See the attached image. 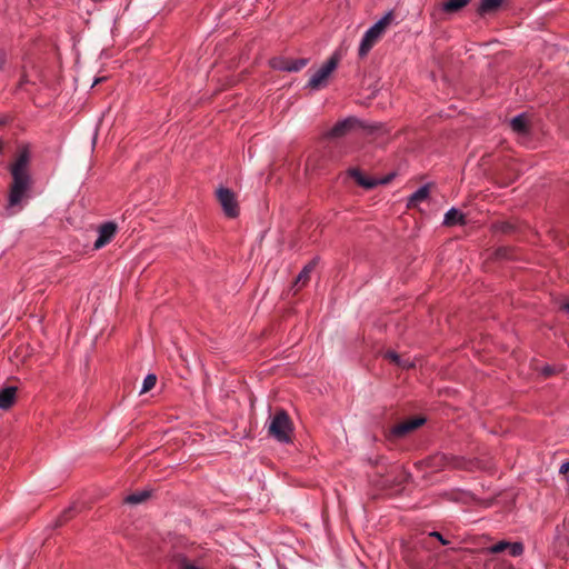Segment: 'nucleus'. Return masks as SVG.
<instances>
[{
	"instance_id": "1",
	"label": "nucleus",
	"mask_w": 569,
	"mask_h": 569,
	"mask_svg": "<svg viewBox=\"0 0 569 569\" xmlns=\"http://www.w3.org/2000/svg\"><path fill=\"white\" fill-rule=\"evenodd\" d=\"M30 151L22 148L14 162L10 166L12 181L9 186L6 210L16 213L23 208V200L29 198L33 180L29 172Z\"/></svg>"
},
{
	"instance_id": "2",
	"label": "nucleus",
	"mask_w": 569,
	"mask_h": 569,
	"mask_svg": "<svg viewBox=\"0 0 569 569\" xmlns=\"http://www.w3.org/2000/svg\"><path fill=\"white\" fill-rule=\"evenodd\" d=\"M382 123H366L358 119L357 117L350 116L343 120L336 122L333 127L325 133L323 137L328 139H338L346 137L347 134L356 130H362L372 134L382 130Z\"/></svg>"
},
{
	"instance_id": "3",
	"label": "nucleus",
	"mask_w": 569,
	"mask_h": 569,
	"mask_svg": "<svg viewBox=\"0 0 569 569\" xmlns=\"http://www.w3.org/2000/svg\"><path fill=\"white\" fill-rule=\"evenodd\" d=\"M268 433L281 443H291L293 435L292 421L288 412L279 409L274 412L268 427Z\"/></svg>"
},
{
	"instance_id": "4",
	"label": "nucleus",
	"mask_w": 569,
	"mask_h": 569,
	"mask_svg": "<svg viewBox=\"0 0 569 569\" xmlns=\"http://www.w3.org/2000/svg\"><path fill=\"white\" fill-rule=\"evenodd\" d=\"M392 19L393 12L388 11L380 20L366 31L358 50V54L361 59L368 56L370 50L386 31L387 27L391 23Z\"/></svg>"
},
{
	"instance_id": "5",
	"label": "nucleus",
	"mask_w": 569,
	"mask_h": 569,
	"mask_svg": "<svg viewBox=\"0 0 569 569\" xmlns=\"http://www.w3.org/2000/svg\"><path fill=\"white\" fill-rule=\"evenodd\" d=\"M216 196L219 204L222 208L223 214L229 219H236L240 214V207L236 193L227 187L220 186L216 190Z\"/></svg>"
},
{
	"instance_id": "6",
	"label": "nucleus",
	"mask_w": 569,
	"mask_h": 569,
	"mask_svg": "<svg viewBox=\"0 0 569 569\" xmlns=\"http://www.w3.org/2000/svg\"><path fill=\"white\" fill-rule=\"evenodd\" d=\"M309 63L308 58L291 59L283 56L273 57L269 60V66L277 71L298 72Z\"/></svg>"
},
{
	"instance_id": "7",
	"label": "nucleus",
	"mask_w": 569,
	"mask_h": 569,
	"mask_svg": "<svg viewBox=\"0 0 569 569\" xmlns=\"http://www.w3.org/2000/svg\"><path fill=\"white\" fill-rule=\"evenodd\" d=\"M431 466L435 468H450V469H470V461L466 460L463 457L446 455V453H437L431 457Z\"/></svg>"
},
{
	"instance_id": "8",
	"label": "nucleus",
	"mask_w": 569,
	"mask_h": 569,
	"mask_svg": "<svg viewBox=\"0 0 569 569\" xmlns=\"http://www.w3.org/2000/svg\"><path fill=\"white\" fill-rule=\"evenodd\" d=\"M340 56L335 52L309 79L308 87L317 89L329 74L338 67Z\"/></svg>"
},
{
	"instance_id": "9",
	"label": "nucleus",
	"mask_w": 569,
	"mask_h": 569,
	"mask_svg": "<svg viewBox=\"0 0 569 569\" xmlns=\"http://www.w3.org/2000/svg\"><path fill=\"white\" fill-rule=\"evenodd\" d=\"M425 422L426 418L423 417L410 418L406 421L395 425L390 430V435L395 439H401L416 429L420 428L422 425H425Z\"/></svg>"
},
{
	"instance_id": "10",
	"label": "nucleus",
	"mask_w": 569,
	"mask_h": 569,
	"mask_svg": "<svg viewBox=\"0 0 569 569\" xmlns=\"http://www.w3.org/2000/svg\"><path fill=\"white\" fill-rule=\"evenodd\" d=\"M118 230V226L113 221H107L99 226L98 228V238L93 243V249L99 250L103 248L106 244L111 242L114 238Z\"/></svg>"
},
{
	"instance_id": "11",
	"label": "nucleus",
	"mask_w": 569,
	"mask_h": 569,
	"mask_svg": "<svg viewBox=\"0 0 569 569\" xmlns=\"http://www.w3.org/2000/svg\"><path fill=\"white\" fill-rule=\"evenodd\" d=\"M511 130L519 137H528L531 133V124L527 113L517 114L510 120Z\"/></svg>"
},
{
	"instance_id": "12",
	"label": "nucleus",
	"mask_w": 569,
	"mask_h": 569,
	"mask_svg": "<svg viewBox=\"0 0 569 569\" xmlns=\"http://www.w3.org/2000/svg\"><path fill=\"white\" fill-rule=\"evenodd\" d=\"M347 174L352 178L358 186L367 190H371L379 184L378 179L365 176L359 168H349Z\"/></svg>"
},
{
	"instance_id": "13",
	"label": "nucleus",
	"mask_w": 569,
	"mask_h": 569,
	"mask_svg": "<svg viewBox=\"0 0 569 569\" xmlns=\"http://www.w3.org/2000/svg\"><path fill=\"white\" fill-rule=\"evenodd\" d=\"M505 1L506 0H480V3L478 4L476 12L480 17L495 14L496 12L499 11Z\"/></svg>"
},
{
	"instance_id": "14",
	"label": "nucleus",
	"mask_w": 569,
	"mask_h": 569,
	"mask_svg": "<svg viewBox=\"0 0 569 569\" xmlns=\"http://www.w3.org/2000/svg\"><path fill=\"white\" fill-rule=\"evenodd\" d=\"M319 258L316 257L311 261H309L302 270L298 273L293 286H299L297 290L306 286L310 280V273L313 271L318 263Z\"/></svg>"
},
{
	"instance_id": "15",
	"label": "nucleus",
	"mask_w": 569,
	"mask_h": 569,
	"mask_svg": "<svg viewBox=\"0 0 569 569\" xmlns=\"http://www.w3.org/2000/svg\"><path fill=\"white\" fill-rule=\"evenodd\" d=\"M17 390L13 386L0 389V409L8 410L14 405Z\"/></svg>"
},
{
	"instance_id": "16",
	"label": "nucleus",
	"mask_w": 569,
	"mask_h": 569,
	"mask_svg": "<svg viewBox=\"0 0 569 569\" xmlns=\"http://www.w3.org/2000/svg\"><path fill=\"white\" fill-rule=\"evenodd\" d=\"M467 223L466 216L458 209L451 208L447 211L443 219V224L447 227L465 226Z\"/></svg>"
},
{
	"instance_id": "17",
	"label": "nucleus",
	"mask_w": 569,
	"mask_h": 569,
	"mask_svg": "<svg viewBox=\"0 0 569 569\" xmlns=\"http://www.w3.org/2000/svg\"><path fill=\"white\" fill-rule=\"evenodd\" d=\"M471 0H446L441 3V11L447 14H455L467 7Z\"/></svg>"
},
{
	"instance_id": "18",
	"label": "nucleus",
	"mask_w": 569,
	"mask_h": 569,
	"mask_svg": "<svg viewBox=\"0 0 569 569\" xmlns=\"http://www.w3.org/2000/svg\"><path fill=\"white\" fill-rule=\"evenodd\" d=\"M430 190L429 184L421 186L418 190H416L408 199L407 207L415 208L419 202L426 200L429 197Z\"/></svg>"
},
{
	"instance_id": "19",
	"label": "nucleus",
	"mask_w": 569,
	"mask_h": 569,
	"mask_svg": "<svg viewBox=\"0 0 569 569\" xmlns=\"http://www.w3.org/2000/svg\"><path fill=\"white\" fill-rule=\"evenodd\" d=\"M491 230L495 233L512 234L517 231V226L510 221H497L491 224Z\"/></svg>"
},
{
	"instance_id": "20",
	"label": "nucleus",
	"mask_w": 569,
	"mask_h": 569,
	"mask_svg": "<svg viewBox=\"0 0 569 569\" xmlns=\"http://www.w3.org/2000/svg\"><path fill=\"white\" fill-rule=\"evenodd\" d=\"M150 497H151L150 490H141V491H136V492L128 495L123 499V501L128 505H138V503L144 502Z\"/></svg>"
},
{
	"instance_id": "21",
	"label": "nucleus",
	"mask_w": 569,
	"mask_h": 569,
	"mask_svg": "<svg viewBox=\"0 0 569 569\" xmlns=\"http://www.w3.org/2000/svg\"><path fill=\"white\" fill-rule=\"evenodd\" d=\"M383 357H385V359L390 360L391 362H393L396 366H398L400 368L408 369V368L413 367V363L410 360H408V359L403 360L400 357V355H398L393 350L386 351Z\"/></svg>"
},
{
	"instance_id": "22",
	"label": "nucleus",
	"mask_w": 569,
	"mask_h": 569,
	"mask_svg": "<svg viewBox=\"0 0 569 569\" xmlns=\"http://www.w3.org/2000/svg\"><path fill=\"white\" fill-rule=\"evenodd\" d=\"M174 561L179 569H200L198 566L192 563L183 553L176 555Z\"/></svg>"
},
{
	"instance_id": "23",
	"label": "nucleus",
	"mask_w": 569,
	"mask_h": 569,
	"mask_svg": "<svg viewBox=\"0 0 569 569\" xmlns=\"http://www.w3.org/2000/svg\"><path fill=\"white\" fill-rule=\"evenodd\" d=\"M497 259L511 260L515 258L513 249L511 247H499L495 251Z\"/></svg>"
},
{
	"instance_id": "24",
	"label": "nucleus",
	"mask_w": 569,
	"mask_h": 569,
	"mask_svg": "<svg viewBox=\"0 0 569 569\" xmlns=\"http://www.w3.org/2000/svg\"><path fill=\"white\" fill-rule=\"evenodd\" d=\"M157 382V376L154 373H149L143 379L142 388L140 390V393H144L150 391Z\"/></svg>"
},
{
	"instance_id": "25",
	"label": "nucleus",
	"mask_w": 569,
	"mask_h": 569,
	"mask_svg": "<svg viewBox=\"0 0 569 569\" xmlns=\"http://www.w3.org/2000/svg\"><path fill=\"white\" fill-rule=\"evenodd\" d=\"M512 557H519L525 551V546L520 541L509 542L508 549Z\"/></svg>"
},
{
	"instance_id": "26",
	"label": "nucleus",
	"mask_w": 569,
	"mask_h": 569,
	"mask_svg": "<svg viewBox=\"0 0 569 569\" xmlns=\"http://www.w3.org/2000/svg\"><path fill=\"white\" fill-rule=\"evenodd\" d=\"M508 546H509V541L501 540V541L488 547L487 551H488V553H492V555L500 553V552L507 550Z\"/></svg>"
},
{
	"instance_id": "27",
	"label": "nucleus",
	"mask_w": 569,
	"mask_h": 569,
	"mask_svg": "<svg viewBox=\"0 0 569 569\" xmlns=\"http://www.w3.org/2000/svg\"><path fill=\"white\" fill-rule=\"evenodd\" d=\"M73 508L66 509L61 516L56 520L54 527H60L66 523L72 517Z\"/></svg>"
},
{
	"instance_id": "28",
	"label": "nucleus",
	"mask_w": 569,
	"mask_h": 569,
	"mask_svg": "<svg viewBox=\"0 0 569 569\" xmlns=\"http://www.w3.org/2000/svg\"><path fill=\"white\" fill-rule=\"evenodd\" d=\"M429 537L436 538L442 546L449 545V540H447L439 531H431Z\"/></svg>"
},
{
	"instance_id": "29",
	"label": "nucleus",
	"mask_w": 569,
	"mask_h": 569,
	"mask_svg": "<svg viewBox=\"0 0 569 569\" xmlns=\"http://www.w3.org/2000/svg\"><path fill=\"white\" fill-rule=\"evenodd\" d=\"M7 63V53L4 50H0V71L3 70Z\"/></svg>"
},
{
	"instance_id": "30",
	"label": "nucleus",
	"mask_w": 569,
	"mask_h": 569,
	"mask_svg": "<svg viewBox=\"0 0 569 569\" xmlns=\"http://www.w3.org/2000/svg\"><path fill=\"white\" fill-rule=\"evenodd\" d=\"M569 471V461L561 465L559 472L567 473Z\"/></svg>"
},
{
	"instance_id": "31",
	"label": "nucleus",
	"mask_w": 569,
	"mask_h": 569,
	"mask_svg": "<svg viewBox=\"0 0 569 569\" xmlns=\"http://www.w3.org/2000/svg\"><path fill=\"white\" fill-rule=\"evenodd\" d=\"M10 120H11V118L9 116L0 117V126H4V124L9 123Z\"/></svg>"
},
{
	"instance_id": "32",
	"label": "nucleus",
	"mask_w": 569,
	"mask_h": 569,
	"mask_svg": "<svg viewBox=\"0 0 569 569\" xmlns=\"http://www.w3.org/2000/svg\"><path fill=\"white\" fill-rule=\"evenodd\" d=\"M542 372H543L545 376L548 377V376L552 375L553 370H552L551 367L547 366V367L543 368Z\"/></svg>"
},
{
	"instance_id": "33",
	"label": "nucleus",
	"mask_w": 569,
	"mask_h": 569,
	"mask_svg": "<svg viewBox=\"0 0 569 569\" xmlns=\"http://www.w3.org/2000/svg\"><path fill=\"white\" fill-rule=\"evenodd\" d=\"M390 180H391V177H386V178L380 179V180L378 179L379 184H386V183H388Z\"/></svg>"
},
{
	"instance_id": "34",
	"label": "nucleus",
	"mask_w": 569,
	"mask_h": 569,
	"mask_svg": "<svg viewBox=\"0 0 569 569\" xmlns=\"http://www.w3.org/2000/svg\"><path fill=\"white\" fill-rule=\"evenodd\" d=\"M562 309L566 310L567 312H569V302L565 303L562 306Z\"/></svg>"
},
{
	"instance_id": "35",
	"label": "nucleus",
	"mask_w": 569,
	"mask_h": 569,
	"mask_svg": "<svg viewBox=\"0 0 569 569\" xmlns=\"http://www.w3.org/2000/svg\"><path fill=\"white\" fill-rule=\"evenodd\" d=\"M2 150H3V144H2V141L0 140V154L2 153Z\"/></svg>"
},
{
	"instance_id": "36",
	"label": "nucleus",
	"mask_w": 569,
	"mask_h": 569,
	"mask_svg": "<svg viewBox=\"0 0 569 569\" xmlns=\"http://www.w3.org/2000/svg\"><path fill=\"white\" fill-rule=\"evenodd\" d=\"M508 569H515L512 566H510Z\"/></svg>"
}]
</instances>
